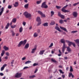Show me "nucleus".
<instances>
[{
  "label": "nucleus",
  "instance_id": "nucleus-8",
  "mask_svg": "<svg viewBox=\"0 0 79 79\" xmlns=\"http://www.w3.org/2000/svg\"><path fill=\"white\" fill-rule=\"evenodd\" d=\"M38 13L40 14V15L42 16V17H43L44 18H45V15L43 14L42 12L39 10L38 11Z\"/></svg>",
  "mask_w": 79,
  "mask_h": 79
},
{
  "label": "nucleus",
  "instance_id": "nucleus-11",
  "mask_svg": "<svg viewBox=\"0 0 79 79\" xmlns=\"http://www.w3.org/2000/svg\"><path fill=\"white\" fill-rule=\"evenodd\" d=\"M60 28L61 29H62V30H63V31H65V32H68V31H67L66 28L62 27H60Z\"/></svg>",
  "mask_w": 79,
  "mask_h": 79
},
{
  "label": "nucleus",
  "instance_id": "nucleus-5",
  "mask_svg": "<svg viewBox=\"0 0 79 79\" xmlns=\"http://www.w3.org/2000/svg\"><path fill=\"white\" fill-rule=\"evenodd\" d=\"M22 74H23V73H17L15 74V77H16V78H19L21 77V76H22Z\"/></svg>",
  "mask_w": 79,
  "mask_h": 79
},
{
  "label": "nucleus",
  "instance_id": "nucleus-13",
  "mask_svg": "<svg viewBox=\"0 0 79 79\" xmlns=\"http://www.w3.org/2000/svg\"><path fill=\"white\" fill-rule=\"evenodd\" d=\"M69 77H72V78H73L74 77V75L73 74V73H72L70 72L69 73Z\"/></svg>",
  "mask_w": 79,
  "mask_h": 79
},
{
  "label": "nucleus",
  "instance_id": "nucleus-48",
  "mask_svg": "<svg viewBox=\"0 0 79 79\" xmlns=\"http://www.w3.org/2000/svg\"><path fill=\"white\" fill-rule=\"evenodd\" d=\"M1 11L2 12H3V11H4V7H2V8L1 9Z\"/></svg>",
  "mask_w": 79,
  "mask_h": 79
},
{
  "label": "nucleus",
  "instance_id": "nucleus-10",
  "mask_svg": "<svg viewBox=\"0 0 79 79\" xmlns=\"http://www.w3.org/2000/svg\"><path fill=\"white\" fill-rule=\"evenodd\" d=\"M60 42L62 44H63V45H66V44H65V40L64 39H61Z\"/></svg>",
  "mask_w": 79,
  "mask_h": 79
},
{
  "label": "nucleus",
  "instance_id": "nucleus-53",
  "mask_svg": "<svg viewBox=\"0 0 79 79\" xmlns=\"http://www.w3.org/2000/svg\"><path fill=\"white\" fill-rule=\"evenodd\" d=\"M38 71V69H36L35 70V72H34V73H36Z\"/></svg>",
  "mask_w": 79,
  "mask_h": 79
},
{
  "label": "nucleus",
  "instance_id": "nucleus-56",
  "mask_svg": "<svg viewBox=\"0 0 79 79\" xmlns=\"http://www.w3.org/2000/svg\"><path fill=\"white\" fill-rule=\"evenodd\" d=\"M62 77H63V78H64V77H65V75H62Z\"/></svg>",
  "mask_w": 79,
  "mask_h": 79
},
{
  "label": "nucleus",
  "instance_id": "nucleus-37",
  "mask_svg": "<svg viewBox=\"0 0 79 79\" xmlns=\"http://www.w3.org/2000/svg\"><path fill=\"white\" fill-rule=\"evenodd\" d=\"M51 61H52V62H54V63H56V61L55 60L53 59V58H52L51 59Z\"/></svg>",
  "mask_w": 79,
  "mask_h": 79
},
{
  "label": "nucleus",
  "instance_id": "nucleus-23",
  "mask_svg": "<svg viewBox=\"0 0 79 79\" xmlns=\"http://www.w3.org/2000/svg\"><path fill=\"white\" fill-rule=\"evenodd\" d=\"M5 50H3L2 51V52L1 53V56H3V55H4V54H5Z\"/></svg>",
  "mask_w": 79,
  "mask_h": 79
},
{
  "label": "nucleus",
  "instance_id": "nucleus-9",
  "mask_svg": "<svg viewBox=\"0 0 79 79\" xmlns=\"http://www.w3.org/2000/svg\"><path fill=\"white\" fill-rule=\"evenodd\" d=\"M73 15L75 18H77V13L76 12H73Z\"/></svg>",
  "mask_w": 79,
  "mask_h": 79
},
{
  "label": "nucleus",
  "instance_id": "nucleus-51",
  "mask_svg": "<svg viewBox=\"0 0 79 79\" xmlns=\"http://www.w3.org/2000/svg\"><path fill=\"white\" fill-rule=\"evenodd\" d=\"M7 66V64H4V65H3L2 67L4 68H5V66Z\"/></svg>",
  "mask_w": 79,
  "mask_h": 79
},
{
  "label": "nucleus",
  "instance_id": "nucleus-29",
  "mask_svg": "<svg viewBox=\"0 0 79 79\" xmlns=\"http://www.w3.org/2000/svg\"><path fill=\"white\" fill-rule=\"evenodd\" d=\"M51 16H53V15H54V14H55V12L53 11H51Z\"/></svg>",
  "mask_w": 79,
  "mask_h": 79
},
{
  "label": "nucleus",
  "instance_id": "nucleus-1",
  "mask_svg": "<svg viewBox=\"0 0 79 79\" xmlns=\"http://www.w3.org/2000/svg\"><path fill=\"white\" fill-rule=\"evenodd\" d=\"M68 6V5H67L66 6L63 7L62 9V10H61L63 12H64V13H68V12H69V10H66L65 9V8H67Z\"/></svg>",
  "mask_w": 79,
  "mask_h": 79
},
{
  "label": "nucleus",
  "instance_id": "nucleus-22",
  "mask_svg": "<svg viewBox=\"0 0 79 79\" xmlns=\"http://www.w3.org/2000/svg\"><path fill=\"white\" fill-rule=\"evenodd\" d=\"M67 51L68 52H71V49L70 48H69V47H67Z\"/></svg>",
  "mask_w": 79,
  "mask_h": 79
},
{
  "label": "nucleus",
  "instance_id": "nucleus-21",
  "mask_svg": "<svg viewBox=\"0 0 79 79\" xmlns=\"http://www.w3.org/2000/svg\"><path fill=\"white\" fill-rule=\"evenodd\" d=\"M12 22L14 23H16V18H14L12 20Z\"/></svg>",
  "mask_w": 79,
  "mask_h": 79
},
{
  "label": "nucleus",
  "instance_id": "nucleus-55",
  "mask_svg": "<svg viewBox=\"0 0 79 79\" xmlns=\"http://www.w3.org/2000/svg\"><path fill=\"white\" fill-rule=\"evenodd\" d=\"M26 59V57H24L22 59V60H25V59Z\"/></svg>",
  "mask_w": 79,
  "mask_h": 79
},
{
  "label": "nucleus",
  "instance_id": "nucleus-61",
  "mask_svg": "<svg viewBox=\"0 0 79 79\" xmlns=\"http://www.w3.org/2000/svg\"><path fill=\"white\" fill-rule=\"evenodd\" d=\"M19 33H17L16 34V36H19Z\"/></svg>",
  "mask_w": 79,
  "mask_h": 79
},
{
  "label": "nucleus",
  "instance_id": "nucleus-54",
  "mask_svg": "<svg viewBox=\"0 0 79 79\" xmlns=\"http://www.w3.org/2000/svg\"><path fill=\"white\" fill-rule=\"evenodd\" d=\"M26 22H23V26H26Z\"/></svg>",
  "mask_w": 79,
  "mask_h": 79
},
{
  "label": "nucleus",
  "instance_id": "nucleus-39",
  "mask_svg": "<svg viewBox=\"0 0 79 79\" xmlns=\"http://www.w3.org/2000/svg\"><path fill=\"white\" fill-rule=\"evenodd\" d=\"M15 27H16V25H11V28H12V29H13V28H15Z\"/></svg>",
  "mask_w": 79,
  "mask_h": 79
},
{
  "label": "nucleus",
  "instance_id": "nucleus-36",
  "mask_svg": "<svg viewBox=\"0 0 79 79\" xmlns=\"http://www.w3.org/2000/svg\"><path fill=\"white\" fill-rule=\"evenodd\" d=\"M53 43H51L50 45L49 46V48H51V47H53Z\"/></svg>",
  "mask_w": 79,
  "mask_h": 79
},
{
  "label": "nucleus",
  "instance_id": "nucleus-2",
  "mask_svg": "<svg viewBox=\"0 0 79 79\" xmlns=\"http://www.w3.org/2000/svg\"><path fill=\"white\" fill-rule=\"evenodd\" d=\"M26 42H27V40H24L23 41H20L18 45V47H20V46H21L22 44L23 45H25V44H26Z\"/></svg>",
  "mask_w": 79,
  "mask_h": 79
},
{
  "label": "nucleus",
  "instance_id": "nucleus-60",
  "mask_svg": "<svg viewBox=\"0 0 79 79\" xmlns=\"http://www.w3.org/2000/svg\"><path fill=\"white\" fill-rule=\"evenodd\" d=\"M40 32V29H38L37 30V32H38V33H39V32Z\"/></svg>",
  "mask_w": 79,
  "mask_h": 79
},
{
  "label": "nucleus",
  "instance_id": "nucleus-18",
  "mask_svg": "<svg viewBox=\"0 0 79 79\" xmlns=\"http://www.w3.org/2000/svg\"><path fill=\"white\" fill-rule=\"evenodd\" d=\"M36 49H37V48H35L32 49L31 52V53H35V50H36Z\"/></svg>",
  "mask_w": 79,
  "mask_h": 79
},
{
  "label": "nucleus",
  "instance_id": "nucleus-40",
  "mask_svg": "<svg viewBox=\"0 0 79 79\" xmlns=\"http://www.w3.org/2000/svg\"><path fill=\"white\" fill-rule=\"evenodd\" d=\"M59 23H60V24H63V23H64L63 21V20H60Z\"/></svg>",
  "mask_w": 79,
  "mask_h": 79
},
{
  "label": "nucleus",
  "instance_id": "nucleus-44",
  "mask_svg": "<svg viewBox=\"0 0 79 79\" xmlns=\"http://www.w3.org/2000/svg\"><path fill=\"white\" fill-rule=\"evenodd\" d=\"M59 71L60 73H62V74H64V72H63L62 71V70L60 69V70H59Z\"/></svg>",
  "mask_w": 79,
  "mask_h": 79
},
{
  "label": "nucleus",
  "instance_id": "nucleus-64",
  "mask_svg": "<svg viewBox=\"0 0 79 79\" xmlns=\"http://www.w3.org/2000/svg\"><path fill=\"white\" fill-rule=\"evenodd\" d=\"M2 13H3V12L1 11L0 12V16H1L2 15Z\"/></svg>",
  "mask_w": 79,
  "mask_h": 79
},
{
  "label": "nucleus",
  "instance_id": "nucleus-41",
  "mask_svg": "<svg viewBox=\"0 0 79 79\" xmlns=\"http://www.w3.org/2000/svg\"><path fill=\"white\" fill-rule=\"evenodd\" d=\"M56 8H57V9H60V8H61V7L58 6H56Z\"/></svg>",
  "mask_w": 79,
  "mask_h": 79
},
{
  "label": "nucleus",
  "instance_id": "nucleus-38",
  "mask_svg": "<svg viewBox=\"0 0 79 79\" xmlns=\"http://www.w3.org/2000/svg\"><path fill=\"white\" fill-rule=\"evenodd\" d=\"M78 4H79V2H77V3H75L74 4H73V6H76V5H78Z\"/></svg>",
  "mask_w": 79,
  "mask_h": 79
},
{
  "label": "nucleus",
  "instance_id": "nucleus-14",
  "mask_svg": "<svg viewBox=\"0 0 79 79\" xmlns=\"http://www.w3.org/2000/svg\"><path fill=\"white\" fill-rule=\"evenodd\" d=\"M19 5V3L18 2H15V3L14 4V6L15 7H17V6H18Z\"/></svg>",
  "mask_w": 79,
  "mask_h": 79
},
{
  "label": "nucleus",
  "instance_id": "nucleus-45",
  "mask_svg": "<svg viewBox=\"0 0 79 79\" xmlns=\"http://www.w3.org/2000/svg\"><path fill=\"white\" fill-rule=\"evenodd\" d=\"M6 54L7 55V56H10V53L8 52H6Z\"/></svg>",
  "mask_w": 79,
  "mask_h": 79
},
{
  "label": "nucleus",
  "instance_id": "nucleus-33",
  "mask_svg": "<svg viewBox=\"0 0 79 79\" xmlns=\"http://www.w3.org/2000/svg\"><path fill=\"white\" fill-rule=\"evenodd\" d=\"M31 63V61L30 60H28L25 63V64H28L29 63Z\"/></svg>",
  "mask_w": 79,
  "mask_h": 79
},
{
  "label": "nucleus",
  "instance_id": "nucleus-49",
  "mask_svg": "<svg viewBox=\"0 0 79 79\" xmlns=\"http://www.w3.org/2000/svg\"><path fill=\"white\" fill-rule=\"evenodd\" d=\"M8 8L9 9H11V8H12V6H11L9 5Z\"/></svg>",
  "mask_w": 79,
  "mask_h": 79
},
{
  "label": "nucleus",
  "instance_id": "nucleus-59",
  "mask_svg": "<svg viewBox=\"0 0 79 79\" xmlns=\"http://www.w3.org/2000/svg\"><path fill=\"white\" fill-rule=\"evenodd\" d=\"M27 68H28V67H25L23 69H27Z\"/></svg>",
  "mask_w": 79,
  "mask_h": 79
},
{
  "label": "nucleus",
  "instance_id": "nucleus-32",
  "mask_svg": "<svg viewBox=\"0 0 79 79\" xmlns=\"http://www.w3.org/2000/svg\"><path fill=\"white\" fill-rule=\"evenodd\" d=\"M70 72H73V67L72 66H70Z\"/></svg>",
  "mask_w": 79,
  "mask_h": 79
},
{
  "label": "nucleus",
  "instance_id": "nucleus-24",
  "mask_svg": "<svg viewBox=\"0 0 79 79\" xmlns=\"http://www.w3.org/2000/svg\"><path fill=\"white\" fill-rule=\"evenodd\" d=\"M55 29H56V30H57V31H58L59 32H61V30L60 29V28L58 27V26H56Z\"/></svg>",
  "mask_w": 79,
  "mask_h": 79
},
{
  "label": "nucleus",
  "instance_id": "nucleus-4",
  "mask_svg": "<svg viewBox=\"0 0 79 79\" xmlns=\"http://www.w3.org/2000/svg\"><path fill=\"white\" fill-rule=\"evenodd\" d=\"M65 42H66L67 43H68L69 44L68 45H69V46H71V44H72L74 47H76V44H75V43L72 42L71 41H70L69 40H66Z\"/></svg>",
  "mask_w": 79,
  "mask_h": 79
},
{
  "label": "nucleus",
  "instance_id": "nucleus-17",
  "mask_svg": "<svg viewBox=\"0 0 79 79\" xmlns=\"http://www.w3.org/2000/svg\"><path fill=\"white\" fill-rule=\"evenodd\" d=\"M9 26H10V23H7V25L5 27V28L6 29H8V27H9Z\"/></svg>",
  "mask_w": 79,
  "mask_h": 79
},
{
  "label": "nucleus",
  "instance_id": "nucleus-6",
  "mask_svg": "<svg viewBox=\"0 0 79 79\" xmlns=\"http://www.w3.org/2000/svg\"><path fill=\"white\" fill-rule=\"evenodd\" d=\"M41 7H42V8H48V6L46 4V2H44L42 4Z\"/></svg>",
  "mask_w": 79,
  "mask_h": 79
},
{
  "label": "nucleus",
  "instance_id": "nucleus-12",
  "mask_svg": "<svg viewBox=\"0 0 79 79\" xmlns=\"http://www.w3.org/2000/svg\"><path fill=\"white\" fill-rule=\"evenodd\" d=\"M74 41L76 42V44H77L78 47H79V40L77 39L76 40H74Z\"/></svg>",
  "mask_w": 79,
  "mask_h": 79
},
{
  "label": "nucleus",
  "instance_id": "nucleus-62",
  "mask_svg": "<svg viewBox=\"0 0 79 79\" xmlns=\"http://www.w3.org/2000/svg\"><path fill=\"white\" fill-rule=\"evenodd\" d=\"M11 64H14V60H12V62H11Z\"/></svg>",
  "mask_w": 79,
  "mask_h": 79
},
{
  "label": "nucleus",
  "instance_id": "nucleus-26",
  "mask_svg": "<svg viewBox=\"0 0 79 79\" xmlns=\"http://www.w3.org/2000/svg\"><path fill=\"white\" fill-rule=\"evenodd\" d=\"M29 6V4H27L24 6V8L26 9H27Z\"/></svg>",
  "mask_w": 79,
  "mask_h": 79
},
{
  "label": "nucleus",
  "instance_id": "nucleus-16",
  "mask_svg": "<svg viewBox=\"0 0 79 79\" xmlns=\"http://www.w3.org/2000/svg\"><path fill=\"white\" fill-rule=\"evenodd\" d=\"M65 48H66V45H63L62 50V51L63 53H64V50H65Z\"/></svg>",
  "mask_w": 79,
  "mask_h": 79
},
{
  "label": "nucleus",
  "instance_id": "nucleus-3",
  "mask_svg": "<svg viewBox=\"0 0 79 79\" xmlns=\"http://www.w3.org/2000/svg\"><path fill=\"white\" fill-rule=\"evenodd\" d=\"M24 15L27 18H29L31 17V14L28 13V12L26 11L24 13Z\"/></svg>",
  "mask_w": 79,
  "mask_h": 79
},
{
  "label": "nucleus",
  "instance_id": "nucleus-30",
  "mask_svg": "<svg viewBox=\"0 0 79 79\" xmlns=\"http://www.w3.org/2000/svg\"><path fill=\"white\" fill-rule=\"evenodd\" d=\"M23 27H21L19 29V31L20 32H23Z\"/></svg>",
  "mask_w": 79,
  "mask_h": 79
},
{
  "label": "nucleus",
  "instance_id": "nucleus-46",
  "mask_svg": "<svg viewBox=\"0 0 79 79\" xmlns=\"http://www.w3.org/2000/svg\"><path fill=\"white\" fill-rule=\"evenodd\" d=\"M61 18H62V19H64V16L62 15L60 17Z\"/></svg>",
  "mask_w": 79,
  "mask_h": 79
},
{
  "label": "nucleus",
  "instance_id": "nucleus-31",
  "mask_svg": "<svg viewBox=\"0 0 79 79\" xmlns=\"http://www.w3.org/2000/svg\"><path fill=\"white\" fill-rule=\"evenodd\" d=\"M48 23H43V26H48Z\"/></svg>",
  "mask_w": 79,
  "mask_h": 79
},
{
  "label": "nucleus",
  "instance_id": "nucleus-52",
  "mask_svg": "<svg viewBox=\"0 0 79 79\" xmlns=\"http://www.w3.org/2000/svg\"><path fill=\"white\" fill-rule=\"evenodd\" d=\"M0 75L1 76H3L4 75V74L3 73H0Z\"/></svg>",
  "mask_w": 79,
  "mask_h": 79
},
{
  "label": "nucleus",
  "instance_id": "nucleus-27",
  "mask_svg": "<svg viewBox=\"0 0 79 79\" xmlns=\"http://www.w3.org/2000/svg\"><path fill=\"white\" fill-rule=\"evenodd\" d=\"M38 36V34L37 33L35 32L34 33V34L33 35L34 37H37Z\"/></svg>",
  "mask_w": 79,
  "mask_h": 79
},
{
  "label": "nucleus",
  "instance_id": "nucleus-15",
  "mask_svg": "<svg viewBox=\"0 0 79 79\" xmlns=\"http://www.w3.org/2000/svg\"><path fill=\"white\" fill-rule=\"evenodd\" d=\"M45 50H43L42 51H40L39 53V55H43L44 54V53L45 52Z\"/></svg>",
  "mask_w": 79,
  "mask_h": 79
},
{
  "label": "nucleus",
  "instance_id": "nucleus-34",
  "mask_svg": "<svg viewBox=\"0 0 79 79\" xmlns=\"http://www.w3.org/2000/svg\"><path fill=\"white\" fill-rule=\"evenodd\" d=\"M11 32H12V35L13 36H15V33L12 30L11 31Z\"/></svg>",
  "mask_w": 79,
  "mask_h": 79
},
{
  "label": "nucleus",
  "instance_id": "nucleus-20",
  "mask_svg": "<svg viewBox=\"0 0 79 79\" xmlns=\"http://www.w3.org/2000/svg\"><path fill=\"white\" fill-rule=\"evenodd\" d=\"M3 48L6 51H7L9 50V48L8 47H6V46H4Z\"/></svg>",
  "mask_w": 79,
  "mask_h": 79
},
{
  "label": "nucleus",
  "instance_id": "nucleus-57",
  "mask_svg": "<svg viewBox=\"0 0 79 79\" xmlns=\"http://www.w3.org/2000/svg\"><path fill=\"white\" fill-rule=\"evenodd\" d=\"M64 60H68V57L67 56L64 57Z\"/></svg>",
  "mask_w": 79,
  "mask_h": 79
},
{
  "label": "nucleus",
  "instance_id": "nucleus-63",
  "mask_svg": "<svg viewBox=\"0 0 79 79\" xmlns=\"http://www.w3.org/2000/svg\"><path fill=\"white\" fill-rule=\"evenodd\" d=\"M59 53H60V54H61L62 53L61 52V50H59Z\"/></svg>",
  "mask_w": 79,
  "mask_h": 79
},
{
  "label": "nucleus",
  "instance_id": "nucleus-42",
  "mask_svg": "<svg viewBox=\"0 0 79 79\" xmlns=\"http://www.w3.org/2000/svg\"><path fill=\"white\" fill-rule=\"evenodd\" d=\"M78 31H72L71 32V33H76V32H77Z\"/></svg>",
  "mask_w": 79,
  "mask_h": 79
},
{
  "label": "nucleus",
  "instance_id": "nucleus-7",
  "mask_svg": "<svg viewBox=\"0 0 79 79\" xmlns=\"http://www.w3.org/2000/svg\"><path fill=\"white\" fill-rule=\"evenodd\" d=\"M36 21L38 23L37 24L38 26L41 24V20L40 19V18L39 17H38L37 18Z\"/></svg>",
  "mask_w": 79,
  "mask_h": 79
},
{
  "label": "nucleus",
  "instance_id": "nucleus-58",
  "mask_svg": "<svg viewBox=\"0 0 79 79\" xmlns=\"http://www.w3.org/2000/svg\"><path fill=\"white\" fill-rule=\"evenodd\" d=\"M8 56H6L4 58L5 60H8Z\"/></svg>",
  "mask_w": 79,
  "mask_h": 79
},
{
  "label": "nucleus",
  "instance_id": "nucleus-50",
  "mask_svg": "<svg viewBox=\"0 0 79 79\" xmlns=\"http://www.w3.org/2000/svg\"><path fill=\"white\" fill-rule=\"evenodd\" d=\"M4 68L3 67H2L1 69V71H3V70H4Z\"/></svg>",
  "mask_w": 79,
  "mask_h": 79
},
{
  "label": "nucleus",
  "instance_id": "nucleus-43",
  "mask_svg": "<svg viewBox=\"0 0 79 79\" xmlns=\"http://www.w3.org/2000/svg\"><path fill=\"white\" fill-rule=\"evenodd\" d=\"M37 65H38V64L36 63H35L33 64V66H37Z\"/></svg>",
  "mask_w": 79,
  "mask_h": 79
},
{
  "label": "nucleus",
  "instance_id": "nucleus-47",
  "mask_svg": "<svg viewBox=\"0 0 79 79\" xmlns=\"http://www.w3.org/2000/svg\"><path fill=\"white\" fill-rule=\"evenodd\" d=\"M61 15V13H60V12H58V16H60V17L61 16V15Z\"/></svg>",
  "mask_w": 79,
  "mask_h": 79
},
{
  "label": "nucleus",
  "instance_id": "nucleus-25",
  "mask_svg": "<svg viewBox=\"0 0 79 79\" xmlns=\"http://www.w3.org/2000/svg\"><path fill=\"white\" fill-rule=\"evenodd\" d=\"M55 24V22L54 21H52L51 22V23H50V25H51V26H53V25H54V24Z\"/></svg>",
  "mask_w": 79,
  "mask_h": 79
},
{
  "label": "nucleus",
  "instance_id": "nucleus-28",
  "mask_svg": "<svg viewBox=\"0 0 79 79\" xmlns=\"http://www.w3.org/2000/svg\"><path fill=\"white\" fill-rule=\"evenodd\" d=\"M29 78L31 79H32V78H34V77H35V75H33L32 76H30L29 77Z\"/></svg>",
  "mask_w": 79,
  "mask_h": 79
},
{
  "label": "nucleus",
  "instance_id": "nucleus-19",
  "mask_svg": "<svg viewBox=\"0 0 79 79\" xmlns=\"http://www.w3.org/2000/svg\"><path fill=\"white\" fill-rule=\"evenodd\" d=\"M29 47V44H27L24 47V48L27 49V48H28Z\"/></svg>",
  "mask_w": 79,
  "mask_h": 79
},
{
  "label": "nucleus",
  "instance_id": "nucleus-35",
  "mask_svg": "<svg viewBox=\"0 0 79 79\" xmlns=\"http://www.w3.org/2000/svg\"><path fill=\"white\" fill-rule=\"evenodd\" d=\"M42 2V1L41 0H40V1H37L36 2V3L37 4H40Z\"/></svg>",
  "mask_w": 79,
  "mask_h": 79
}]
</instances>
